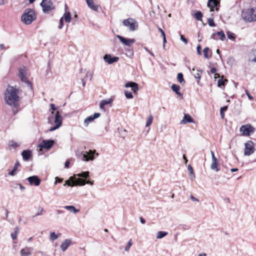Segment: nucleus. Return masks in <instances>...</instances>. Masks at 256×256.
Returning a JSON list of instances; mask_svg holds the SVG:
<instances>
[{
  "label": "nucleus",
  "instance_id": "58",
  "mask_svg": "<svg viewBox=\"0 0 256 256\" xmlns=\"http://www.w3.org/2000/svg\"><path fill=\"white\" fill-rule=\"evenodd\" d=\"M158 29L159 32H160V33H161V34H162V36H164V34H164V31H163V30H162L161 28H158Z\"/></svg>",
  "mask_w": 256,
  "mask_h": 256
},
{
  "label": "nucleus",
  "instance_id": "51",
  "mask_svg": "<svg viewBox=\"0 0 256 256\" xmlns=\"http://www.w3.org/2000/svg\"><path fill=\"white\" fill-rule=\"evenodd\" d=\"M162 38H163V43H164V44H163V48H165V44L166 42L165 34H164V36H162Z\"/></svg>",
  "mask_w": 256,
  "mask_h": 256
},
{
  "label": "nucleus",
  "instance_id": "41",
  "mask_svg": "<svg viewBox=\"0 0 256 256\" xmlns=\"http://www.w3.org/2000/svg\"><path fill=\"white\" fill-rule=\"evenodd\" d=\"M132 244V240L130 239L128 242L127 246L125 248L124 250L126 252H128L130 246Z\"/></svg>",
  "mask_w": 256,
  "mask_h": 256
},
{
  "label": "nucleus",
  "instance_id": "55",
  "mask_svg": "<svg viewBox=\"0 0 256 256\" xmlns=\"http://www.w3.org/2000/svg\"><path fill=\"white\" fill-rule=\"evenodd\" d=\"M86 76L87 78H90V80H91L92 78V74H90V73H88V72L86 74Z\"/></svg>",
  "mask_w": 256,
  "mask_h": 256
},
{
  "label": "nucleus",
  "instance_id": "21",
  "mask_svg": "<svg viewBox=\"0 0 256 256\" xmlns=\"http://www.w3.org/2000/svg\"><path fill=\"white\" fill-rule=\"evenodd\" d=\"M86 4L88 7L92 10L97 11L98 8V5H96L94 4L93 0H86Z\"/></svg>",
  "mask_w": 256,
  "mask_h": 256
},
{
  "label": "nucleus",
  "instance_id": "53",
  "mask_svg": "<svg viewBox=\"0 0 256 256\" xmlns=\"http://www.w3.org/2000/svg\"><path fill=\"white\" fill-rule=\"evenodd\" d=\"M246 94L250 100H252L253 99V97L249 94V92L248 91H246Z\"/></svg>",
  "mask_w": 256,
  "mask_h": 256
},
{
  "label": "nucleus",
  "instance_id": "15",
  "mask_svg": "<svg viewBox=\"0 0 256 256\" xmlns=\"http://www.w3.org/2000/svg\"><path fill=\"white\" fill-rule=\"evenodd\" d=\"M28 180L30 184H34L36 186H39L40 182V180L36 176L28 177Z\"/></svg>",
  "mask_w": 256,
  "mask_h": 256
},
{
  "label": "nucleus",
  "instance_id": "20",
  "mask_svg": "<svg viewBox=\"0 0 256 256\" xmlns=\"http://www.w3.org/2000/svg\"><path fill=\"white\" fill-rule=\"evenodd\" d=\"M194 120L188 114H185L183 119L180 121V124H186L187 122H194Z\"/></svg>",
  "mask_w": 256,
  "mask_h": 256
},
{
  "label": "nucleus",
  "instance_id": "23",
  "mask_svg": "<svg viewBox=\"0 0 256 256\" xmlns=\"http://www.w3.org/2000/svg\"><path fill=\"white\" fill-rule=\"evenodd\" d=\"M112 102V98H108L107 100H102L100 104V108L101 110H104V106L106 105L111 104Z\"/></svg>",
  "mask_w": 256,
  "mask_h": 256
},
{
  "label": "nucleus",
  "instance_id": "49",
  "mask_svg": "<svg viewBox=\"0 0 256 256\" xmlns=\"http://www.w3.org/2000/svg\"><path fill=\"white\" fill-rule=\"evenodd\" d=\"M56 182L55 184H56L57 182H62V178H60L58 177H56Z\"/></svg>",
  "mask_w": 256,
  "mask_h": 256
},
{
  "label": "nucleus",
  "instance_id": "27",
  "mask_svg": "<svg viewBox=\"0 0 256 256\" xmlns=\"http://www.w3.org/2000/svg\"><path fill=\"white\" fill-rule=\"evenodd\" d=\"M60 235L61 234H56L54 232H51L50 233V239L52 242H54V240H56Z\"/></svg>",
  "mask_w": 256,
  "mask_h": 256
},
{
  "label": "nucleus",
  "instance_id": "52",
  "mask_svg": "<svg viewBox=\"0 0 256 256\" xmlns=\"http://www.w3.org/2000/svg\"><path fill=\"white\" fill-rule=\"evenodd\" d=\"M216 72V70L215 68H212L210 70V72L214 74Z\"/></svg>",
  "mask_w": 256,
  "mask_h": 256
},
{
  "label": "nucleus",
  "instance_id": "22",
  "mask_svg": "<svg viewBox=\"0 0 256 256\" xmlns=\"http://www.w3.org/2000/svg\"><path fill=\"white\" fill-rule=\"evenodd\" d=\"M216 35H218L220 36V39L222 40V41H224L226 40V36L224 34V33L223 31L218 32L216 33H214L212 36L211 38L214 39H216V38L214 37Z\"/></svg>",
  "mask_w": 256,
  "mask_h": 256
},
{
  "label": "nucleus",
  "instance_id": "37",
  "mask_svg": "<svg viewBox=\"0 0 256 256\" xmlns=\"http://www.w3.org/2000/svg\"><path fill=\"white\" fill-rule=\"evenodd\" d=\"M152 120L153 116H152V115H150L147 118L146 126L147 127L150 126L152 124Z\"/></svg>",
  "mask_w": 256,
  "mask_h": 256
},
{
  "label": "nucleus",
  "instance_id": "39",
  "mask_svg": "<svg viewBox=\"0 0 256 256\" xmlns=\"http://www.w3.org/2000/svg\"><path fill=\"white\" fill-rule=\"evenodd\" d=\"M8 144L10 146L13 147L14 148H16L20 146V144L12 140L10 141Z\"/></svg>",
  "mask_w": 256,
  "mask_h": 256
},
{
  "label": "nucleus",
  "instance_id": "3",
  "mask_svg": "<svg viewBox=\"0 0 256 256\" xmlns=\"http://www.w3.org/2000/svg\"><path fill=\"white\" fill-rule=\"evenodd\" d=\"M36 17L33 10L26 8L22 16V21L26 24H30L36 19Z\"/></svg>",
  "mask_w": 256,
  "mask_h": 256
},
{
  "label": "nucleus",
  "instance_id": "47",
  "mask_svg": "<svg viewBox=\"0 0 256 256\" xmlns=\"http://www.w3.org/2000/svg\"><path fill=\"white\" fill-rule=\"evenodd\" d=\"M196 50H197V54H198V55H201L202 54V52H201V47H200V45H198L197 46V48H196Z\"/></svg>",
  "mask_w": 256,
  "mask_h": 256
},
{
  "label": "nucleus",
  "instance_id": "48",
  "mask_svg": "<svg viewBox=\"0 0 256 256\" xmlns=\"http://www.w3.org/2000/svg\"><path fill=\"white\" fill-rule=\"evenodd\" d=\"M194 78L198 80H200L201 78L200 74L198 72L196 73V74H194Z\"/></svg>",
  "mask_w": 256,
  "mask_h": 256
},
{
  "label": "nucleus",
  "instance_id": "25",
  "mask_svg": "<svg viewBox=\"0 0 256 256\" xmlns=\"http://www.w3.org/2000/svg\"><path fill=\"white\" fill-rule=\"evenodd\" d=\"M218 162L217 158L212 160V162L210 165V168L212 170H214L216 172H218L219 170V168L218 167Z\"/></svg>",
  "mask_w": 256,
  "mask_h": 256
},
{
  "label": "nucleus",
  "instance_id": "45",
  "mask_svg": "<svg viewBox=\"0 0 256 256\" xmlns=\"http://www.w3.org/2000/svg\"><path fill=\"white\" fill-rule=\"evenodd\" d=\"M180 40L184 43L185 44H188V40L183 35L180 34Z\"/></svg>",
  "mask_w": 256,
  "mask_h": 256
},
{
  "label": "nucleus",
  "instance_id": "17",
  "mask_svg": "<svg viewBox=\"0 0 256 256\" xmlns=\"http://www.w3.org/2000/svg\"><path fill=\"white\" fill-rule=\"evenodd\" d=\"M124 86L126 88H131L134 93L137 92L138 90V84L134 82H128L126 83Z\"/></svg>",
  "mask_w": 256,
  "mask_h": 256
},
{
  "label": "nucleus",
  "instance_id": "13",
  "mask_svg": "<svg viewBox=\"0 0 256 256\" xmlns=\"http://www.w3.org/2000/svg\"><path fill=\"white\" fill-rule=\"evenodd\" d=\"M220 4V0H208V6L210 8V11L213 12L214 8H216V11L218 10V6Z\"/></svg>",
  "mask_w": 256,
  "mask_h": 256
},
{
  "label": "nucleus",
  "instance_id": "44",
  "mask_svg": "<svg viewBox=\"0 0 256 256\" xmlns=\"http://www.w3.org/2000/svg\"><path fill=\"white\" fill-rule=\"evenodd\" d=\"M64 26V17H62L60 20L59 25H58V28L61 29Z\"/></svg>",
  "mask_w": 256,
  "mask_h": 256
},
{
  "label": "nucleus",
  "instance_id": "64",
  "mask_svg": "<svg viewBox=\"0 0 256 256\" xmlns=\"http://www.w3.org/2000/svg\"><path fill=\"white\" fill-rule=\"evenodd\" d=\"M56 213L58 214H61L63 213V212L62 210H57L56 211Z\"/></svg>",
  "mask_w": 256,
  "mask_h": 256
},
{
  "label": "nucleus",
  "instance_id": "11",
  "mask_svg": "<svg viewBox=\"0 0 256 256\" xmlns=\"http://www.w3.org/2000/svg\"><path fill=\"white\" fill-rule=\"evenodd\" d=\"M116 37L120 40V42L126 46H130L135 42L134 39L133 38L127 39L120 35H117Z\"/></svg>",
  "mask_w": 256,
  "mask_h": 256
},
{
  "label": "nucleus",
  "instance_id": "57",
  "mask_svg": "<svg viewBox=\"0 0 256 256\" xmlns=\"http://www.w3.org/2000/svg\"><path fill=\"white\" fill-rule=\"evenodd\" d=\"M70 164V162L68 160L66 161L64 164L65 167L66 168H68L69 167Z\"/></svg>",
  "mask_w": 256,
  "mask_h": 256
},
{
  "label": "nucleus",
  "instance_id": "18",
  "mask_svg": "<svg viewBox=\"0 0 256 256\" xmlns=\"http://www.w3.org/2000/svg\"><path fill=\"white\" fill-rule=\"evenodd\" d=\"M72 243L71 240H66L60 245V249L62 252H65L68 248L70 246Z\"/></svg>",
  "mask_w": 256,
  "mask_h": 256
},
{
  "label": "nucleus",
  "instance_id": "2",
  "mask_svg": "<svg viewBox=\"0 0 256 256\" xmlns=\"http://www.w3.org/2000/svg\"><path fill=\"white\" fill-rule=\"evenodd\" d=\"M20 90L12 86H8L5 92L6 103L10 106H16L19 100L18 94Z\"/></svg>",
  "mask_w": 256,
  "mask_h": 256
},
{
  "label": "nucleus",
  "instance_id": "16",
  "mask_svg": "<svg viewBox=\"0 0 256 256\" xmlns=\"http://www.w3.org/2000/svg\"><path fill=\"white\" fill-rule=\"evenodd\" d=\"M119 58L117 56L112 57L110 54H106L104 56V60L108 64H112L114 62H116Z\"/></svg>",
  "mask_w": 256,
  "mask_h": 256
},
{
  "label": "nucleus",
  "instance_id": "32",
  "mask_svg": "<svg viewBox=\"0 0 256 256\" xmlns=\"http://www.w3.org/2000/svg\"><path fill=\"white\" fill-rule=\"evenodd\" d=\"M19 232V228L16 227L14 229V232L12 233L10 236L12 240H16L17 238V236Z\"/></svg>",
  "mask_w": 256,
  "mask_h": 256
},
{
  "label": "nucleus",
  "instance_id": "31",
  "mask_svg": "<svg viewBox=\"0 0 256 256\" xmlns=\"http://www.w3.org/2000/svg\"><path fill=\"white\" fill-rule=\"evenodd\" d=\"M168 233L167 232H163V231H160L158 232L156 238L158 239H160L164 237L165 236H167Z\"/></svg>",
  "mask_w": 256,
  "mask_h": 256
},
{
  "label": "nucleus",
  "instance_id": "19",
  "mask_svg": "<svg viewBox=\"0 0 256 256\" xmlns=\"http://www.w3.org/2000/svg\"><path fill=\"white\" fill-rule=\"evenodd\" d=\"M22 156L23 160L27 161L32 156V152L30 150H24L22 152Z\"/></svg>",
  "mask_w": 256,
  "mask_h": 256
},
{
  "label": "nucleus",
  "instance_id": "14",
  "mask_svg": "<svg viewBox=\"0 0 256 256\" xmlns=\"http://www.w3.org/2000/svg\"><path fill=\"white\" fill-rule=\"evenodd\" d=\"M95 152V150H90L88 153L83 154L82 160L86 162L93 160L94 159V154Z\"/></svg>",
  "mask_w": 256,
  "mask_h": 256
},
{
  "label": "nucleus",
  "instance_id": "54",
  "mask_svg": "<svg viewBox=\"0 0 256 256\" xmlns=\"http://www.w3.org/2000/svg\"><path fill=\"white\" fill-rule=\"evenodd\" d=\"M228 109V106H225L220 108V111L224 112L226 111Z\"/></svg>",
  "mask_w": 256,
  "mask_h": 256
},
{
  "label": "nucleus",
  "instance_id": "33",
  "mask_svg": "<svg viewBox=\"0 0 256 256\" xmlns=\"http://www.w3.org/2000/svg\"><path fill=\"white\" fill-rule=\"evenodd\" d=\"M228 82L227 80H223V76L218 80V87H222V86H224L226 84V82Z\"/></svg>",
  "mask_w": 256,
  "mask_h": 256
},
{
  "label": "nucleus",
  "instance_id": "29",
  "mask_svg": "<svg viewBox=\"0 0 256 256\" xmlns=\"http://www.w3.org/2000/svg\"><path fill=\"white\" fill-rule=\"evenodd\" d=\"M62 17H64V20L66 22L69 23L70 22L72 18L70 12H68L64 13Z\"/></svg>",
  "mask_w": 256,
  "mask_h": 256
},
{
  "label": "nucleus",
  "instance_id": "6",
  "mask_svg": "<svg viewBox=\"0 0 256 256\" xmlns=\"http://www.w3.org/2000/svg\"><path fill=\"white\" fill-rule=\"evenodd\" d=\"M122 24L127 27H128L129 30L131 31H134L138 28V24L136 20L129 18L124 20L122 21Z\"/></svg>",
  "mask_w": 256,
  "mask_h": 256
},
{
  "label": "nucleus",
  "instance_id": "7",
  "mask_svg": "<svg viewBox=\"0 0 256 256\" xmlns=\"http://www.w3.org/2000/svg\"><path fill=\"white\" fill-rule=\"evenodd\" d=\"M40 6L44 12H47L54 8L52 0H42Z\"/></svg>",
  "mask_w": 256,
  "mask_h": 256
},
{
  "label": "nucleus",
  "instance_id": "24",
  "mask_svg": "<svg viewBox=\"0 0 256 256\" xmlns=\"http://www.w3.org/2000/svg\"><path fill=\"white\" fill-rule=\"evenodd\" d=\"M31 248L26 247L20 250L21 256H29L31 255Z\"/></svg>",
  "mask_w": 256,
  "mask_h": 256
},
{
  "label": "nucleus",
  "instance_id": "26",
  "mask_svg": "<svg viewBox=\"0 0 256 256\" xmlns=\"http://www.w3.org/2000/svg\"><path fill=\"white\" fill-rule=\"evenodd\" d=\"M64 208L76 214L79 212V210L78 209H76V208L73 206H66L64 207Z\"/></svg>",
  "mask_w": 256,
  "mask_h": 256
},
{
  "label": "nucleus",
  "instance_id": "12",
  "mask_svg": "<svg viewBox=\"0 0 256 256\" xmlns=\"http://www.w3.org/2000/svg\"><path fill=\"white\" fill-rule=\"evenodd\" d=\"M54 142L52 140H43L38 144V147L46 149H50L54 144Z\"/></svg>",
  "mask_w": 256,
  "mask_h": 256
},
{
  "label": "nucleus",
  "instance_id": "1",
  "mask_svg": "<svg viewBox=\"0 0 256 256\" xmlns=\"http://www.w3.org/2000/svg\"><path fill=\"white\" fill-rule=\"evenodd\" d=\"M89 174L88 172H82L74 175L73 176L70 177L68 180H66L64 186L68 185L73 186L77 185L84 186L86 184H90L92 186L94 184V181L90 180H86L89 177Z\"/></svg>",
  "mask_w": 256,
  "mask_h": 256
},
{
  "label": "nucleus",
  "instance_id": "36",
  "mask_svg": "<svg viewBox=\"0 0 256 256\" xmlns=\"http://www.w3.org/2000/svg\"><path fill=\"white\" fill-rule=\"evenodd\" d=\"M177 78L178 81L181 84H182V83L184 82V80L183 78V74L182 73H178V74Z\"/></svg>",
  "mask_w": 256,
  "mask_h": 256
},
{
  "label": "nucleus",
  "instance_id": "40",
  "mask_svg": "<svg viewBox=\"0 0 256 256\" xmlns=\"http://www.w3.org/2000/svg\"><path fill=\"white\" fill-rule=\"evenodd\" d=\"M227 36L228 38L230 40H234L235 38V34L232 32H227Z\"/></svg>",
  "mask_w": 256,
  "mask_h": 256
},
{
  "label": "nucleus",
  "instance_id": "38",
  "mask_svg": "<svg viewBox=\"0 0 256 256\" xmlns=\"http://www.w3.org/2000/svg\"><path fill=\"white\" fill-rule=\"evenodd\" d=\"M210 49L206 47V48H205L204 49V56L206 58H209L211 56H209L208 55V52L209 51Z\"/></svg>",
  "mask_w": 256,
  "mask_h": 256
},
{
  "label": "nucleus",
  "instance_id": "43",
  "mask_svg": "<svg viewBox=\"0 0 256 256\" xmlns=\"http://www.w3.org/2000/svg\"><path fill=\"white\" fill-rule=\"evenodd\" d=\"M208 24L210 26H216L214 21L212 18H209L208 20Z\"/></svg>",
  "mask_w": 256,
  "mask_h": 256
},
{
  "label": "nucleus",
  "instance_id": "10",
  "mask_svg": "<svg viewBox=\"0 0 256 256\" xmlns=\"http://www.w3.org/2000/svg\"><path fill=\"white\" fill-rule=\"evenodd\" d=\"M100 114L99 112L94 113L93 115H91L84 120V126L87 127L90 123L92 122L94 119L99 118Z\"/></svg>",
  "mask_w": 256,
  "mask_h": 256
},
{
  "label": "nucleus",
  "instance_id": "59",
  "mask_svg": "<svg viewBox=\"0 0 256 256\" xmlns=\"http://www.w3.org/2000/svg\"><path fill=\"white\" fill-rule=\"evenodd\" d=\"M210 154H211V156H212V160H214V159H216V158L214 154V153L212 151H211L210 152Z\"/></svg>",
  "mask_w": 256,
  "mask_h": 256
},
{
  "label": "nucleus",
  "instance_id": "46",
  "mask_svg": "<svg viewBox=\"0 0 256 256\" xmlns=\"http://www.w3.org/2000/svg\"><path fill=\"white\" fill-rule=\"evenodd\" d=\"M188 170L190 172V174H193V173H194V170H193V168H192V166L190 164H189L188 166Z\"/></svg>",
  "mask_w": 256,
  "mask_h": 256
},
{
  "label": "nucleus",
  "instance_id": "4",
  "mask_svg": "<svg viewBox=\"0 0 256 256\" xmlns=\"http://www.w3.org/2000/svg\"><path fill=\"white\" fill-rule=\"evenodd\" d=\"M26 70L25 67L20 68L18 70V77L20 78L22 82H25L28 86L30 88H32V84L26 78Z\"/></svg>",
  "mask_w": 256,
  "mask_h": 256
},
{
  "label": "nucleus",
  "instance_id": "5",
  "mask_svg": "<svg viewBox=\"0 0 256 256\" xmlns=\"http://www.w3.org/2000/svg\"><path fill=\"white\" fill-rule=\"evenodd\" d=\"M256 149L254 144L251 140L248 141L244 144V155L249 156L254 153Z\"/></svg>",
  "mask_w": 256,
  "mask_h": 256
},
{
  "label": "nucleus",
  "instance_id": "9",
  "mask_svg": "<svg viewBox=\"0 0 256 256\" xmlns=\"http://www.w3.org/2000/svg\"><path fill=\"white\" fill-rule=\"evenodd\" d=\"M54 123L56 124V126H54L51 127L48 131L49 132H52L56 129L59 128L62 124V118L60 115V112H57L56 116H55V119H54Z\"/></svg>",
  "mask_w": 256,
  "mask_h": 256
},
{
  "label": "nucleus",
  "instance_id": "60",
  "mask_svg": "<svg viewBox=\"0 0 256 256\" xmlns=\"http://www.w3.org/2000/svg\"><path fill=\"white\" fill-rule=\"evenodd\" d=\"M140 220L142 224H144L146 222V220L142 217H140Z\"/></svg>",
  "mask_w": 256,
  "mask_h": 256
},
{
  "label": "nucleus",
  "instance_id": "56",
  "mask_svg": "<svg viewBox=\"0 0 256 256\" xmlns=\"http://www.w3.org/2000/svg\"><path fill=\"white\" fill-rule=\"evenodd\" d=\"M50 108H51V109L53 110H56V108L54 104H50Z\"/></svg>",
  "mask_w": 256,
  "mask_h": 256
},
{
  "label": "nucleus",
  "instance_id": "63",
  "mask_svg": "<svg viewBox=\"0 0 256 256\" xmlns=\"http://www.w3.org/2000/svg\"><path fill=\"white\" fill-rule=\"evenodd\" d=\"M214 74V79H216L220 76V74H217L216 72Z\"/></svg>",
  "mask_w": 256,
  "mask_h": 256
},
{
  "label": "nucleus",
  "instance_id": "50",
  "mask_svg": "<svg viewBox=\"0 0 256 256\" xmlns=\"http://www.w3.org/2000/svg\"><path fill=\"white\" fill-rule=\"evenodd\" d=\"M190 198L191 200H192L194 202H198L199 201L197 198H195L194 196L192 195H191L190 196Z\"/></svg>",
  "mask_w": 256,
  "mask_h": 256
},
{
  "label": "nucleus",
  "instance_id": "61",
  "mask_svg": "<svg viewBox=\"0 0 256 256\" xmlns=\"http://www.w3.org/2000/svg\"><path fill=\"white\" fill-rule=\"evenodd\" d=\"M220 115L222 118H224V114L223 112L220 111Z\"/></svg>",
  "mask_w": 256,
  "mask_h": 256
},
{
  "label": "nucleus",
  "instance_id": "62",
  "mask_svg": "<svg viewBox=\"0 0 256 256\" xmlns=\"http://www.w3.org/2000/svg\"><path fill=\"white\" fill-rule=\"evenodd\" d=\"M190 178L192 180L195 178V175L194 173H193V174H190Z\"/></svg>",
  "mask_w": 256,
  "mask_h": 256
},
{
  "label": "nucleus",
  "instance_id": "28",
  "mask_svg": "<svg viewBox=\"0 0 256 256\" xmlns=\"http://www.w3.org/2000/svg\"><path fill=\"white\" fill-rule=\"evenodd\" d=\"M20 166V164L18 161H16L13 170L8 173V174L12 176L15 175V172L17 170L18 168Z\"/></svg>",
  "mask_w": 256,
  "mask_h": 256
},
{
  "label": "nucleus",
  "instance_id": "35",
  "mask_svg": "<svg viewBox=\"0 0 256 256\" xmlns=\"http://www.w3.org/2000/svg\"><path fill=\"white\" fill-rule=\"evenodd\" d=\"M194 18L198 20H201L202 17V14L201 12L198 11L194 14Z\"/></svg>",
  "mask_w": 256,
  "mask_h": 256
},
{
  "label": "nucleus",
  "instance_id": "42",
  "mask_svg": "<svg viewBox=\"0 0 256 256\" xmlns=\"http://www.w3.org/2000/svg\"><path fill=\"white\" fill-rule=\"evenodd\" d=\"M124 95L127 98L130 99V98H133V95L132 94V92H130L126 90L124 92Z\"/></svg>",
  "mask_w": 256,
  "mask_h": 256
},
{
  "label": "nucleus",
  "instance_id": "8",
  "mask_svg": "<svg viewBox=\"0 0 256 256\" xmlns=\"http://www.w3.org/2000/svg\"><path fill=\"white\" fill-rule=\"evenodd\" d=\"M242 134L244 136H248L251 132L254 131V128L250 124H246L242 126L240 129Z\"/></svg>",
  "mask_w": 256,
  "mask_h": 256
},
{
  "label": "nucleus",
  "instance_id": "30",
  "mask_svg": "<svg viewBox=\"0 0 256 256\" xmlns=\"http://www.w3.org/2000/svg\"><path fill=\"white\" fill-rule=\"evenodd\" d=\"M172 90L174 92L177 94L181 95V94L179 92L180 87L178 85L173 84L171 87Z\"/></svg>",
  "mask_w": 256,
  "mask_h": 256
},
{
  "label": "nucleus",
  "instance_id": "34",
  "mask_svg": "<svg viewBox=\"0 0 256 256\" xmlns=\"http://www.w3.org/2000/svg\"><path fill=\"white\" fill-rule=\"evenodd\" d=\"M44 208L40 206H39L38 208V210H37V212L34 214L32 217L33 218H34L36 216H40L42 214V212H44Z\"/></svg>",
  "mask_w": 256,
  "mask_h": 256
}]
</instances>
